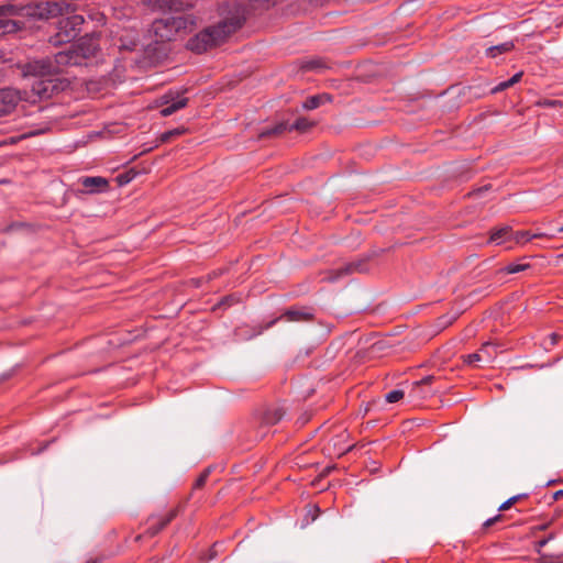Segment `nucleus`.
<instances>
[{"label": "nucleus", "mask_w": 563, "mask_h": 563, "mask_svg": "<svg viewBox=\"0 0 563 563\" xmlns=\"http://www.w3.org/2000/svg\"><path fill=\"white\" fill-rule=\"evenodd\" d=\"M62 10V4L55 0L43 1L24 7H16L10 3L2 4L0 5V35L15 32L19 29L18 22L8 19L10 15L47 20L59 15Z\"/></svg>", "instance_id": "1"}, {"label": "nucleus", "mask_w": 563, "mask_h": 563, "mask_svg": "<svg viewBox=\"0 0 563 563\" xmlns=\"http://www.w3.org/2000/svg\"><path fill=\"white\" fill-rule=\"evenodd\" d=\"M240 27L238 20L224 19L216 25L208 26L187 42V48L195 53H203L223 43Z\"/></svg>", "instance_id": "2"}, {"label": "nucleus", "mask_w": 563, "mask_h": 563, "mask_svg": "<svg viewBox=\"0 0 563 563\" xmlns=\"http://www.w3.org/2000/svg\"><path fill=\"white\" fill-rule=\"evenodd\" d=\"M198 25L195 14L178 16H165L157 19L152 24V31L157 41H173L180 33L192 32Z\"/></svg>", "instance_id": "3"}, {"label": "nucleus", "mask_w": 563, "mask_h": 563, "mask_svg": "<svg viewBox=\"0 0 563 563\" xmlns=\"http://www.w3.org/2000/svg\"><path fill=\"white\" fill-rule=\"evenodd\" d=\"M97 49V38L93 35L85 36L80 38L75 45H71L68 49L58 52L56 54V60L57 63L67 66L81 65L82 60L93 56Z\"/></svg>", "instance_id": "4"}, {"label": "nucleus", "mask_w": 563, "mask_h": 563, "mask_svg": "<svg viewBox=\"0 0 563 563\" xmlns=\"http://www.w3.org/2000/svg\"><path fill=\"white\" fill-rule=\"evenodd\" d=\"M66 66L67 65L57 63L55 55L53 58L34 59L27 62L23 65L22 73L25 77L31 76L35 79H42L60 73Z\"/></svg>", "instance_id": "5"}, {"label": "nucleus", "mask_w": 563, "mask_h": 563, "mask_svg": "<svg viewBox=\"0 0 563 563\" xmlns=\"http://www.w3.org/2000/svg\"><path fill=\"white\" fill-rule=\"evenodd\" d=\"M85 19L80 14H71L58 21L57 33L52 38L55 45L67 43L78 36Z\"/></svg>", "instance_id": "6"}, {"label": "nucleus", "mask_w": 563, "mask_h": 563, "mask_svg": "<svg viewBox=\"0 0 563 563\" xmlns=\"http://www.w3.org/2000/svg\"><path fill=\"white\" fill-rule=\"evenodd\" d=\"M67 86V82L63 79L56 78L55 76H51L47 78L35 79L32 84V97H37L38 99H48L59 91L64 90Z\"/></svg>", "instance_id": "7"}, {"label": "nucleus", "mask_w": 563, "mask_h": 563, "mask_svg": "<svg viewBox=\"0 0 563 563\" xmlns=\"http://www.w3.org/2000/svg\"><path fill=\"white\" fill-rule=\"evenodd\" d=\"M188 103V99L184 97V91L169 90L157 100V104L162 107L161 115L169 117L176 111L185 108Z\"/></svg>", "instance_id": "8"}, {"label": "nucleus", "mask_w": 563, "mask_h": 563, "mask_svg": "<svg viewBox=\"0 0 563 563\" xmlns=\"http://www.w3.org/2000/svg\"><path fill=\"white\" fill-rule=\"evenodd\" d=\"M313 122L308 120L307 118H298L292 124L288 123H278L273 129H267L261 132V136H269L275 134H280L285 131H299V132H307L313 126Z\"/></svg>", "instance_id": "9"}, {"label": "nucleus", "mask_w": 563, "mask_h": 563, "mask_svg": "<svg viewBox=\"0 0 563 563\" xmlns=\"http://www.w3.org/2000/svg\"><path fill=\"white\" fill-rule=\"evenodd\" d=\"M21 95L19 91L12 88H4L0 90V117L10 113L19 100H21Z\"/></svg>", "instance_id": "10"}, {"label": "nucleus", "mask_w": 563, "mask_h": 563, "mask_svg": "<svg viewBox=\"0 0 563 563\" xmlns=\"http://www.w3.org/2000/svg\"><path fill=\"white\" fill-rule=\"evenodd\" d=\"M361 271H362L361 263L343 264L336 268H333V269H330L329 272H327L324 274V276L322 277V280L334 283L354 272H361Z\"/></svg>", "instance_id": "11"}, {"label": "nucleus", "mask_w": 563, "mask_h": 563, "mask_svg": "<svg viewBox=\"0 0 563 563\" xmlns=\"http://www.w3.org/2000/svg\"><path fill=\"white\" fill-rule=\"evenodd\" d=\"M79 183L82 186V192L90 195L107 191L109 188V181L100 176L82 177Z\"/></svg>", "instance_id": "12"}, {"label": "nucleus", "mask_w": 563, "mask_h": 563, "mask_svg": "<svg viewBox=\"0 0 563 563\" xmlns=\"http://www.w3.org/2000/svg\"><path fill=\"white\" fill-rule=\"evenodd\" d=\"M176 517V511L170 510L168 514L164 516H152L148 519V528L147 533L153 537L157 534L162 529H164L174 518Z\"/></svg>", "instance_id": "13"}, {"label": "nucleus", "mask_w": 563, "mask_h": 563, "mask_svg": "<svg viewBox=\"0 0 563 563\" xmlns=\"http://www.w3.org/2000/svg\"><path fill=\"white\" fill-rule=\"evenodd\" d=\"M510 239H512V232L510 228L504 227L493 231L488 242L500 245Z\"/></svg>", "instance_id": "14"}, {"label": "nucleus", "mask_w": 563, "mask_h": 563, "mask_svg": "<svg viewBox=\"0 0 563 563\" xmlns=\"http://www.w3.org/2000/svg\"><path fill=\"white\" fill-rule=\"evenodd\" d=\"M478 352L484 363L493 362L498 353L497 345L492 342L484 343Z\"/></svg>", "instance_id": "15"}, {"label": "nucleus", "mask_w": 563, "mask_h": 563, "mask_svg": "<svg viewBox=\"0 0 563 563\" xmlns=\"http://www.w3.org/2000/svg\"><path fill=\"white\" fill-rule=\"evenodd\" d=\"M328 101H331V97L327 93L311 96L307 98L306 101L302 103V108L305 110H313L317 109L320 104Z\"/></svg>", "instance_id": "16"}, {"label": "nucleus", "mask_w": 563, "mask_h": 563, "mask_svg": "<svg viewBox=\"0 0 563 563\" xmlns=\"http://www.w3.org/2000/svg\"><path fill=\"white\" fill-rule=\"evenodd\" d=\"M287 321H308L312 318V314L305 310L289 309L283 316Z\"/></svg>", "instance_id": "17"}, {"label": "nucleus", "mask_w": 563, "mask_h": 563, "mask_svg": "<svg viewBox=\"0 0 563 563\" xmlns=\"http://www.w3.org/2000/svg\"><path fill=\"white\" fill-rule=\"evenodd\" d=\"M512 48H514V43L512 42H505V43H501V44L488 47L486 49V55L488 57L494 58V57H496V56H498L500 54L510 52Z\"/></svg>", "instance_id": "18"}, {"label": "nucleus", "mask_w": 563, "mask_h": 563, "mask_svg": "<svg viewBox=\"0 0 563 563\" xmlns=\"http://www.w3.org/2000/svg\"><path fill=\"white\" fill-rule=\"evenodd\" d=\"M544 234H542V233L531 234L529 231H520V232H516L514 234L512 239L519 243V242H523V241H530L534 238H540Z\"/></svg>", "instance_id": "19"}, {"label": "nucleus", "mask_w": 563, "mask_h": 563, "mask_svg": "<svg viewBox=\"0 0 563 563\" xmlns=\"http://www.w3.org/2000/svg\"><path fill=\"white\" fill-rule=\"evenodd\" d=\"M306 70H317L324 67L323 62L319 58L307 59L301 66Z\"/></svg>", "instance_id": "20"}, {"label": "nucleus", "mask_w": 563, "mask_h": 563, "mask_svg": "<svg viewBox=\"0 0 563 563\" xmlns=\"http://www.w3.org/2000/svg\"><path fill=\"white\" fill-rule=\"evenodd\" d=\"M556 537L555 532L549 533L545 538L539 540L534 544V550L538 554H542V549L554 538Z\"/></svg>", "instance_id": "21"}, {"label": "nucleus", "mask_w": 563, "mask_h": 563, "mask_svg": "<svg viewBox=\"0 0 563 563\" xmlns=\"http://www.w3.org/2000/svg\"><path fill=\"white\" fill-rule=\"evenodd\" d=\"M404 397V391L400 389H394L386 394L385 399L389 404L399 401Z\"/></svg>", "instance_id": "22"}, {"label": "nucleus", "mask_w": 563, "mask_h": 563, "mask_svg": "<svg viewBox=\"0 0 563 563\" xmlns=\"http://www.w3.org/2000/svg\"><path fill=\"white\" fill-rule=\"evenodd\" d=\"M284 416V411L282 409H276L274 410V412L271 415V413H267L266 417H265V421L267 423H276L278 422L279 420H282Z\"/></svg>", "instance_id": "23"}, {"label": "nucleus", "mask_w": 563, "mask_h": 563, "mask_svg": "<svg viewBox=\"0 0 563 563\" xmlns=\"http://www.w3.org/2000/svg\"><path fill=\"white\" fill-rule=\"evenodd\" d=\"M538 563H563V560L561 555H547L542 553Z\"/></svg>", "instance_id": "24"}, {"label": "nucleus", "mask_w": 563, "mask_h": 563, "mask_svg": "<svg viewBox=\"0 0 563 563\" xmlns=\"http://www.w3.org/2000/svg\"><path fill=\"white\" fill-rule=\"evenodd\" d=\"M523 496H525V495L519 494V495H516V496L510 497L509 499H507L506 501H504V503L499 506L498 510L504 511V510L509 509V508H510L515 503H517V501H518L519 499H521Z\"/></svg>", "instance_id": "25"}, {"label": "nucleus", "mask_w": 563, "mask_h": 563, "mask_svg": "<svg viewBox=\"0 0 563 563\" xmlns=\"http://www.w3.org/2000/svg\"><path fill=\"white\" fill-rule=\"evenodd\" d=\"M529 268V264H509L505 271L508 274H516Z\"/></svg>", "instance_id": "26"}, {"label": "nucleus", "mask_w": 563, "mask_h": 563, "mask_svg": "<svg viewBox=\"0 0 563 563\" xmlns=\"http://www.w3.org/2000/svg\"><path fill=\"white\" fill-rule=\"evenodd\" d=\"M162 1L170 11H179L183 9V3L179 0H162Z\"/></svg>", "instance_id": "27"}, {"label": "nucleus", "mask_w": 563, "mask_h": 563, "mask_svg": "<svg viewBox=\"0 0 563 563\" xmlns=\"http://www.w3.org/2000/svg\"><path fill=\"white\" fill-rule=\"evenodd\" d=\"M554 522V518L549 519L540 525H536L531 527V533H536L538 531L547 530Z\"/></svg>", "instance_id": "28"}, {"label": "nucleus", "mask_w": 563, "mask_h": 563, "mask_svg": "<svg viewBox=\"0 0 563 563\" xmlns=\"http://www.w3.org/2000/svg\"><path fill=\"white\" fill-rule=\"evenodd\" d=\"M210 474V468H207L200 475L199 477L197 478V481L195 482V488H200L205 485V483L207 482V478Z\"/></svg>", "instance_id": "29"}, {"label": "nucleus", "mask_w": 563, "mask_h": 563, "mask_svg": "<svg viewBox=\"0 0 563 563\" xmlns=\"http://www.w3.org/2000/svg\"><path fill=\"white\" fill-rule=\"evenodd\" d=\"M464 362L472 365V364H475L477 362H483L482 357H481V354L479 352H476V353H472V354H468L464 357Z\"/></svg>", "instance_id": "30"}, {"label": "nucleus", "mask_w": 563, "mask_h": 563, "mask_svg": "<svg viewBox=\"0 0 563 563\" xmlns=\"http://www.w3.org/2000/svg\"><path fill=\"white\" fill-rule=\"evenodd\" d=\"M181 133H184V130H180V129H175V130L165 132L162 135V141H164V142L168 141L172 136L180 135Z\"/></svg>", "instance_id": "31"}, {"label": "nucleus", "mask_w": 563, "mask_h": 563, "mask_svg": "<svg viewBox=\"0 0 563 563\" xmlns=\"http://www.w3.org/2000/svg\"><path fill=\"white\" fill-rule=\"evenodd\" d=\"M434 379V376L432 375H429V376H426L423 377L422 379H420L419 382H416L415 383V388L413 390L417 391V389L421 386V385H427V384H431Z\"/></svg>", "instance_id": "32"}, {"label": "nucleus", "mask_w": 563, "mask_h": 563, "mask_svg": "<svg viewBox=\"0 0 563 563\" xmlns=\"http://www.w3.org/2000/svg\"><path fill=\"white\" fill-rule=\"evenodd\" d=\"M501 518L500 515H496L495 517H492V518H488L485 522H484V528H489L492 527L494 523H496L497 521H499Z\"/></svg>", "instance_id": "33"}, {"label": "nucleus", "mask_w": 563, "mask_h": 563, "mask_svg": "<svg viewBox=\"0 0 563 563\" xmlns=\"http://www.w3.org/2000/svg\"><path fill=\"white\" fill-rule=\"evenodd\" d=\"M522 77V71L515 74L510 79H508V85L511 87L517 84Z\"/></svg>", "instance_id": "34"}, {"label": "nucleus", "mask_w": 563, "mask_h": 563, "mask_svg": "<svg viewBox=\"0 0 563 563\" xmlns=\"http://www.w3.org/2000/svg\"><path fill=\"white\" fill-rule=\"evenodd\" d=\"M510 86L508 85V80H505V81H501L499 82L494 89H493V92H498V91H503L507 88H509Z\"/></svg>", "instance_id": "35"}, {"label": "nucleus", "mask_w": 563, "mask_h": 563, "mask_svg": "<svg viewBox=\"0 0 563 563\" xmlns=\"http://www.w3.org/2000/svg\"><path fill=\"white\" fill-rule=\"evenodd\" d=\"M562 497H563V489L555 492V493L553 494V497H552V498H553V500H559V499H560V498H562Z\"/></svg>", "instance_id": "36"}, {"label": "nucleus", "mask_w": 563, "mask_h": 563, "mask_svg": "<svg viewBox=\"0 0 563 563\" xmlns=\"http://www.w3.org/2000/svg\"><path fill=\"white\" fill-rule=\"evenodd\" d=\"M488 190V187H482L479 188L477 191H475L473 195L474 196H481L484 191Z\"/></svg>", "instance_id": "37"}, {"label": "nucleus", "mask_w": 563, "mask_h": 563, "mask_svg": "<svg viewBox=\"0 0 563 563\" xmlns=\"http://www.w3.org/2000/svg\"><path fill=\"white\" fill-rule=\"evenodd\" d=\"M556 339H558L556 334H554V333H553V334H551V343H552V344H555V343H556Z\"/></svg>", "instance_id": "38"}, {"label": "nucleus", "mask_w": 563, "mask_h": 563, "mask_svg": "<svg viewBox=\"0 0 563 563\" xmlns=\"http://www.w3.org/2000/svg\"><path fill=\"white\" fill-rule=\"evenodd\" d=\"M313 510H314V512H316V514H318V512H319V508H318L317 506H313ZM316 516H317V515H313L312 520H314V519H316Z\"/></svg>", "instance_id": "39"}, {"label": "nucleus", "mask_w": 563, "mask_h": 563, "mask_svg": "<svg viewBox=\"0 0 563 563\" xmlns=\"http://www.w3.org/2000/svg\"><path fill=\"white\" fill-rule=\"evenodd\" d=\"M560 512L558 514H554V516L552 518H554V520L559 517Z\"/></svg>", "instance_id": "40"}, {"label": "nucleus", "mask_w": 563, "mask_h": 563, "mask_svg": "<svg viewBox=\"0 0 563 563\" xmlns=\"http://www.w3.org/2000/svg\"><path fill=\"white\" fill-rule=\"evenodd\" d=\"M560 233L563 232V225L558 230Z\"/></svg>", "instance_id": "41"}, {"label": "nucleus", "mask_w": 563, "mask_h": 563, "mask_svg": "<svg viewBox=\"0 0 563 563\" xmlns=\"http://www.w3.org/2000/svg\"><path fill=\"white\" fill-rule=\"evenodd\" d=\"M560 257H563V254H561Z\"/></svg>", "instance_id": "42"}]
</instances>
